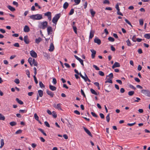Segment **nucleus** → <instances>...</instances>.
Returning <instances> with one entry per match:
<instances>
[{
  "label": "nucleus",
  "mask_w": 150,
  "mask_h": 150,
  "mask_svg": "<svg viewBox=\"0 0 150 150\" xmlns=\"http://www.w3.org/2000/svg\"><path fill=\"white\" fill-rule=\"evenodd\" d=\"M26 112H27V110H19V112L20 113H25Z\"/></svg>",
  "instance_id": "obj_46"
},
{
  "label": "nucleus",
  "mask_w": 150,
  "mask_h": 150,
  "mask_svg": "<svg viewBox=\"0 0 150 150\" xmlns=\"http://www.w3.org/2000/svg\"><path fill=\"white\" fill-rule=\"evenodd\" d=\"M125 21L128 24L130 25L131 26H132L131 23L128 20H127V19H125Z\"/></svg>",
  "instance_id": "obj_47"
},
{
  "label": "nucleus",
  "mask_w": 150,
  "mask_h": 150,
  "mask_svg": "<svg viewBox=\"0 0 150 150\" xmlns=\"http://www.w3.org/2000/svg\"><path fill=\"white\" fill-rule=\"evenodd\" d=\"M98 74L101 76H103L104 75V73L102 71H99L98 72Z\"/></svg>",
  "instance_id": "obj_49"
},
{
  "label": "nucleus",
  "mask_w": 150,
  "mask_h": 150,
  "mask_svg": "<svg viewBox=\"0 0 150 150\" xmlns=\"http://www.w3.org/2000/svg\"><path fill=\"white\" fill-rule=\"evenodd\" d=\"M144 37L148 39H149L150 38V34H146L144 35Z\"/></svg>",
  "instance_id": "obj_30"
},
{
  "label": "nucleus",
  "mask_w": 150,
  "mask_h": 150,
  "mask_svg": "<svg viewBox=\"0 0 150 150\" xmlns=\"http://www.w3.org/2000/svg\"><path fill=\"white\" fill-rule=\"evenodd\" d=\"M42 40V38H41L39 37L38 38H36L35 39V43L38 44Z\"/></svg>",
  "instance_id": "obj_21"
},
{
  "label": "nucleus",
  "mask_w": 150,
  "mask_h": 150,
  "mask_svg": "<svg viewBox=\"0 0 150 150\" xmlns=\"http://www.w3.org/2000/svg\"><path fill=\"white\" fill-rule=\"evenodd\" d=\"M134 93V91H131L128 92V94L129 96H132L133 95Z\"/></svg>",
  "instance_id": "obj_39"
},
{
  "label": "nucleus",
  "mask_w": 150,
  "mask_h": 150,
  "mask_svg": "<svg viewBox=\"0 0 150 150\" xmlns=\"http://www.w3.org/2000/svg\"><path fill=\"white\" fill-rule=\"evenodd\" d=\"M32 62L34 66H37L38 65V63L35 59H33Z\"/></svg>",
  "instance_id": "obj_26"
},
{
  "label": "nucleus",
  "mask_w": 150,
  "mask_h": 150,
  "mask_svg": "<svg viewBox=\"0 0 150 150\" xmlns=\"http://www.w3.org/2000/svg\"><path fill=\"white\" fill-rule=\"evenodd\" d=\"M116 81L118 83H119L120 85H122V82L121 80H116Z\"/></svg>",
  "instance_id": "obj_64"
},
{
  "label": "nucleus",
  "mask_w": 150,
  "mask_h": 150,
  "mask_svg": "<svg viewBox=\"0 0 150 150\" xmlns=\"http://www.w3.org/2000/svg\"><path fill=\"white\" fill-rule=\"evenodd\" d=\"M106 119L107 121L108 122H109L110 121V114H108L106 117Z\"/></svg>",
  "instance_id": "obj_42"
},
{
  "label": "nucleus",
  "mask_w": 150,
  "mask_h": 150,
  "mask_svg": "<svg viewBox=\"0 0 150 150\" xmlns=\"http://www.w3.org/2000/svg\"><path fill=\"white\" fill-rule=\"evenodd\" d=\"M136 123L135 122H134L132 123H128L127 124V125L130 126H132L134 125Z\"/></svg>",
  "instance_id": "obj_63"
},
{
  "label": "nucleus",
  "mask_w": 150,
  "mask_h": 150,
  "mask_svg": "<svg viewBox=\"0 0 150 150\" xmlns=\"http://www.w3.org/2000/svg\"><path fill=\"white\" fill-rule=\"evenodd\" d=\"M93 67L95 69L97 70H100V69L99 67H98L97 66L93 65Z\"/></svg>",
  "instance_id": "obj_58"
},
{
  "label": "nucleus",
  "mask_w": 150,
  "mask_h": 150,
  "mask_svg": "<svg viewBox=\"0 0 150 150\" xmlns=\"http://www.w3.org/2000/svg\"><path fill=\"white\" fill-rule=\"evenodd\" d=\"M91 51L92 53L91 54L92 58H94L96 54V51L93 50H91Z\"/></svg>",
  "instance_id": "obj_16"
},
{
  "label": "nucleus",
  "mask_w": 150,
  "mask_h": 150,
  "mask_svg": "<svg viewBox=\"0 0 150 150\" xmlns=\"http://www.w3.org/2000/svg\"><path fill=\"white\" fill-rule=\"evenodd\" d=\"M126 42L127 43V45L129 46H130L131 45V44L130 40L128 39L126 41Z\"/></svg>",
  "instance_id": "obj_37"
},
{
  "label": "nucleus",
  "mask_w": 150,
  "mask_h": 150,
  "mask_svg": "<svg viewBox=\"0 0 150 150\" xmlns=\"http://www.w3.org/2000/svg\"><path fill=\"white\" fill-rule=\"evenodd\" d=\"M39 85L40 87L41 88H44L45 87V85L43 84L41 81L39 82Z\"/></svg>",
  "instance_id": "obj_40"
},
{
  "label": "nucleus",
  "mask_w": 150,
  "mask_h": 150,
  "mask_svg": "<svg viewBox=\"0 0 150 150\" xmlns=\"http://www.w3.org/2000/svg\"><path fill=\"white\" fill-rule=\"evenodd\" d=\"M30 54L31 56L34 58L37 57V53L33 50H31L30 51Z\"/></svg>",
  "instance_id": "obj_7"
},
{
  "label": "nucleus",
  "mask_w": 150,
  "mask_h": 150,
  "mask_svg": "<svg viewBox=\"0 0 150 150\" xmlns=\"http://www.w3.org/2000/svg\"><path fill=\"white\" fill-rule=\"evenodd\" d=\"M39 96L40 97H42L43 95V92L41 90H39L38 91Z\"/></svg>",
  "instance_id": "obj_22"
},
{
  "label": "nucleus",
  "mask_w": 150,
  "mask_h": 150,
  "mask_svg": "<svg viewBox=\"0 0 150 150\" xmlns=\"http://www.w3.org/2000/svg\"><path fill=\"white\" fill-rule=\"evenodd\" d=\"M13 46L16 47H20L18 43H16L13 44Z\"/></svg>",
  "instance_id": "obj_62"
},
{
  "label": "nucleus",
  "mask_w": 150,
  "mask_h": 150,
  "mask_svg": "<svg viewBox=\"0 0 150 150\" xmlns=\"http://www.w3.org/2000/svg\"><path fill=\"white\" fill-rule=\"evenodd\" d=\"M47 22L46 21H44L42 22H40L39 23L38 27L40 29L44 30L47 27Z\"/></svg>",
  "instance_id": "obj_2"
},
{
  "label": "nucleus",
  "mask_w": 150,
  "mask_h": 150,
  "mask_svg": "<svg viewBox=\"0 0 150 150\" xmlns=\"http://www.w3.org/2000/svg\"><path fill=\"white\" fill-rule=\"evenodd\" d=\"M94 31L91 30L90 33L89 39H92L94 36Z\"/></svg>",
  "instance_id": "obj_20"
},
{
  "label": "nucleus",
  "mask_w": 150,
  "mask_h": 150,
  "mask_svg": "<svg viewBox=\"0 0 150 150\" xmlns=\"http://www.w3.org/2000/svg\"><path fill=\"white\" fill-rule=\"evenodd\" d=\"M129 86V87L132 89H133L134 90H135L136 89V88L135 87H134L132 85H131V84H130Z\"/></svg>",
  "instance_id": "obj_54"
},
{
  "label": "nucleus",
  "mask_w": 150,
  "mask_h": 150,
  "mask_svg": "<svg viewBox=\"0 0 150 150\" xmlns=\"http://www.w3.org/2000/svg\"><path fill=\"white\" fill-rule=\"evenodd\" d=\"M117 13L118 15H120L121 16H123V15L122 14V13H121L120 12V9L118 10H117Z\"/></svg>",
  "instance_id": "obj_51"
},
{
  "label": "nucleus",
  "mask_w": 150,
  "mask_h": 150,
  "mask_svg": "<svg viewBox=\"0 0 150 150\" xmlns=\"http://www.w3.org/2000/svg\"><path fill=\"white\" fill-rule=\"evenodd\" d=\"M90 13L91 14L92 17H94L95 14L96 12L95 11H93V9H91L90 10Z\"/></svg>",
  "instance_id": "obj_25"
},
{
  "label": "nucleus",
  "mask_w": 150,
  "mask_h": 150,
  "mask_svg": "<svg viewBox=\"0 0 150 150\" xmlns=\"http://www.w3.org/2000/svg\"><path fill=\"white\" fill-rule=\"evenodd\" d=\"M23 40L25 42L26 44H28L29 43V40L28 38V35H25L24 36Z\"/></svg>",
  "instance_id": "obj_9"
},
{
  "label": "nucleus",
  "mask_w": 150,
  "mask_h": 150,
  "mask_svg": "<svg viewBox=\"0 0 150 150\" xmlns=\"http://www.w3.org/2000/svg\"><path fill=\"white\" fill-rule=\"evenodd\" d=\"M108 39L109 41L111 42H113L115 41V39L111 37H109Z\"/></svg>",
  "instance_id": "obj_36"
},
{
  "label": "nucleus",
  "mask_w": 150,
  "mask_h": 150,
  "mask_svg": "<svg viewBox=\"0 0 150 150\" xmlns=\"http://www.w3.org/2000/svg\"><path fill=\"white\" fill-rule=\"evenodd\" d=\"M112 83V79L109 78L107 79V80L105 81V83Z\"/></svg>",
  "instance_id": "obj_35"
},
{
  "label": "nucleus",
  "mask_w": 150,
  "mask_h": 150,
  "mask_svg": "<svg viewBox=\"0 0 150 150\" xmlns=\"http://www.w3.org/2000/svg\"><path fill=\"white\" fill-rule=\"evenodd\" d=\"M120 65L119 63L115 62L113 65L112 66V68L113 69H114L116 67H120Z\"/></svg>",
  "instance_id": "obj_10"
},
{
  "label": "nucleus",
  "mask_w": 150,
  "mask_h": 150,
  "mask_svg": "<svg viewBox=\"0 0 150 150\" xmlns=\"http://www.w3.org/2000/svg\"><path fill=\"white\" fill-rule=\"evenodd\" d=\"M90 91L92 93L95 95H98L97 93L94 89L91 88L90 89Z\"/></svg>",
  "instance_id": "obj_28"
},
{
  "label": "nucleus",
  "mask_w": 150,
  "mask_h": 150,
  "mask_svg": "<svg viewBox=\"0 0 150 150\" xmlns=\"http://www.w3.org/2000/svg\"><path fill=\"white\" fill-rule=\"evenodd\" d=\"M23 30L24 32L27 33L30 31V29L28 26L25 25L24 27Z\"/></svg>",
  "instance_id": "obj_13"
},
{
  "label": "nucleus",
  "mask_w": 150,
  "mask_h": 150,
  "mask_svg": "<svg viewBox=\"0 0 150 150\" xmlns=\"http://www.w3.org/2000/svg\"><path fill=\"white\" fill-rule=\"evenodd\" d=\"M85 76L84 77V78H83L85 81L86 82L88 81L89 82H90V80L88 78L87 76L85 73Z\"/></svg>",
  "instance_id": "obj_18"
},
{
  "label": "nucleus",
  "mask_w": 150,
  "mask_h": 150,
  "mask_svg": "<svg viewBox=\"0 0 150 150\" xmlns=\"http://www.w3.org/2000/svg\"><path fill=\"white\" fill-rule=\"evenodd\" d=\"M72 27L73 28V30H74L75 33L76 34H77V28H76V26H73Z\"/></svg>",
  "instance_id": "obj_41"
},
{
  "label": "nucleus",
  "mask_w": 150,
  "mask_h": 150,
  "mask_svg": "<svg viewBox=\"0 0 150 150\" xmlns=\"http://www.w3.org/2000/svg\"><path fill=\"white\" fill-rule=\"evenodd\" d=\"M7 8L11 11H15V9L11 6L8 5L7 6Z\"/></svg>",
  "instance_id": "obj_19"
},
{
  "label": "nucleus",
  "mask_w": 150,
  "mask_h": 150,
  "mask_svg": "<svg viewBox=\"0 0 150 150\" xmlns=\"http://www.w3.org/2000/svg\"><path fill=\"white\" fill-rule=\"evenodd\" d=\"M26 74L28 77L29 78H30V73L29 70H27L26 71Z\"/></svg>",
  "instance_id": "obj_44"
},
{
  "label": "nucleus",
  "mask_w": 150,
  "mask_h": 150,
  "mask_svg": "<svg viewBox=\"0 0 150 150\" xmlns=\"http://www.w3.org/2000/svg\"><path fill=\"white\" fill-rule=\"evenodd\" d=\"M81 94L84 97H86V95L85 94V93L83 91V90L81 89Z\"/></svg>",
  "instance_id": "obj_52"
},
{
  "label": "nucleus",
  "mask_w": 150,
  "mask_h": 150,
  "mask_svg": "<svg viewBox=\"0 0 150 150\" xmlns=\"http://www.w3.org/2000/svg\"><path fill=\"white\" fill-rule=\"evenodd\" d=\"M33 78L36 84H37L38 83V81L36 77L35 76H33Z\"/></svg>",
  "instance_id": "obj_56"
},
{
  "label": "nucleus",
  "mask_w": 150,
  "mask_h": 150,
  "mask_svg": "<svg viewBox=\"0 0 150 150\" xmlns=\"http://www.w3.org/2000/svg\"><path fill=\"white\" fill-rule=\"evenodd\" d=\"M34 117L35 119L38 121H39V117L37 115L36 113H35L34 114Z\"/></svg>",
  "instance_id": "obj_38"
},
{
  "label": "nucleus",
  "mask_w": 150,
  "mask_h": 150,
  "mask_svg": "<svg viewBox=\"0 0 150 150\" xmlns=\"http://www.w3.org/2000/svg\"><path fill=\"white\" fill-rule=\"evenodd\" d=\"M74 1L76 5H78L80 3L81 0H74Z\"/></svg>",
  "instance_id": "obj_43"
},
{
  "label": "nucleus",
  "mask_w": 150,
  "mask_h": 150,
  "mask_svg": "<svg viewBox=\"0 0 150 150\" xmlns=\"http://www.w3.org/2000/svg\"><path fill=\"white\" fill-rule=\"evenodd\" d=\"M60 13L57 14L53 18V19H52V22L53 23L56 24L58 19L60 17Z\"/></svg>",
  "instance_id": "obj_3"
},
{
  "label": "nucleus",
  "mask_w": 150,
  "mask_h": 150,
  "mask_svg": "<svg viewBox=\"0 0 150 150\" xmlns=\"http://www.w3.org/2000/svg\"><path fill=\"white\" fill-rule=\"evenodd\" d=\"M38 129L40 132H41L45 136H47V134H46L44 132V130L42 129L41 128H39Z\"/></svg>",
  "instance_id": "obj_33"
},
{
  "label": "nucleus",
  "mask_w": 150,
  "mask_h": 150,
  "mask_svg": "<svg viewBox=\"0 0 150 150\" xmlns=\"http://www.w3.org/2000/svg\"><path fill=\"white\" fill-rule=\"evenodd\" d=\"M108 76L109 78V79H112L113 78V74L112 73H110L108 76H107V77Z\"/></svg>",
  "instance_id": "obj_34"
},
{
  "label": "nucleus",
  "mask_w": 150,
  "mask_h": 150,
  "mask_svg": "<svg viewBox=\"0 0 150 150\" xmlns=\"http://www.w3.org/2000/svg\"><path fill=\"white\" fill-rule=\"evenodd\" d=\"M52 83L54 84H55L57 83V81L56 79L54 78L53 79H52Z\"/></svg>",
  "instance_id": "obj_57"
},
{
  "label": "nucleus",
  "mask_w": 150,
  "mask_h": 150,
  "mask_svg": "<svg viewBox=\"0 0 150 150\" xmlns=\"http://www.w3.org/2000/svg\"><path fill=\"white\" fill-rule=\"evenodd\" d=\"M54 46L53 44L52 43H51L50 44L49 51L50 52H52L54 50Z\"/></svg>",
  "instance_id": "obj_12"
},
{
  "label": "nucleus",
  "mask_w": 150,
  "mask_h": 150,
  "mask_svg": "<svg viewBox=\"0 0 150 150\" xmlns=\"http://www.w3.org/2000/svg\"><path fill=\"white\" fill-rule=\"evenodd\" d=\"M94 42L100 45L101 44V40L97 38H96L94 39Z\"/></svg>",
  "instance_id": "obj_15"
},
{
  "label": "nucleus",
  "mask_w": 150,
  "mask_h": 150,
  "mask_svg": "<svg viewBox=\"0 0 150 150\" xmlns=\"http://www.w3.org/2000/svg\"><path fill=\"white\" fill-rule=\"evenodd\" d=\"M103 3L104 4H110V2L108 0H105L103 1Z\"/></svg>",
  "instance_id": "obj_55"
},
{
  "label": "nucleus",
  "mask_w": 150,
  "mask_h": 150,
  "mask_svg": "<svg viewBox=\"0 0 150 150\" xmlns=\"http://www.w3.org/2000/svg\"><path fill=\"white\" fill-rule=\"evenodd\" d=\"M141 92L145 95L149 97V90L143 89L141 90Z\"/></svg>",
  "instance_id": "obj_5"
},
{
  "label": "nucleus",
  "mask_w": 150,
  "mask_h": 150,
  "mask_svg": "<svg viewBox=\"0 0 150 150\" xmlns=\"http://www.w3.org/2000/svg\"><path fill=\"white\" fill-rule=\"evenodd\" d=\"M140 25H142L144 23L142 19H140L139 20Z\"/></svg>",
  "instance_id": "obj_50"
},
{
  "label": "nucleus",
  "mask_w": 150,
  "mask_h": 150,
  "mask_svg": "<svg viewBox=\"0 0 150 150\" xmlns=\"http://www.w3.org/2000/svg\"><path fill=\"white\" fill-rule=\"evenodd\" d=\"M1 145L0 146V148L1 149L4 146V140L3 139H2L1 140Z\"/></svg>",
  "instance_id": "obj_27"
},
{
  "label": "nucleus",
  "mask_w": 150,
  "mask_h": 150,
  "mask_svg": "<svg viewBox=\"0 0 150 150\" xmlns=\"http://www.w3.org/2000/svg\"><path fill=\"white\" fill-rule=\"evenodd\" d=\"M16 100L19 104L20 105H22L23 104V102L21 100H19L18 98H16Z\"/></svg>",
  "instance_id": "obj_24"
},
{
  "label": "nucleus",
  "mask_w": 150,
  "mask_h": 150,
  "mask_svg": "<svg viewBox=\"0 0 150 150\" xmlns=\"http://www.w3.org/2000/svg\"><path fill=\"white\" fill-rule=\"evenodd\" d=\"M44 16H47L48 17V19L50 21L51 20V13L50 12H47L44 13Z\"/></svg>",
  "instance_id": "obj_4"
},
{
  "label": "nucleus",
  "mask_w": 150,
  "mask_h": 150,
  "mask_svg": "<svg viewBox=\"0 0 150 150\" xmlns=\"http://www.w3.org/2000/svg\"><path fill=\"white\" fill-rule=\"evenodd\" d=\"M91 115H93V116L97 117H98V116L97 115H96L95 113L94 112H91Z\"/></svg>",
  "instance_id": "obj_59"
},
{
  "label": "nucleus",
  "mask_w": 150,
  "mask_h": 150,
  "mask_svg": "<svg viewBox=\"0 0 150 150\" xmlns=\"http://www.w3.org/2000/svg\"><path fill=\"white\" fill-rule=\"evenodd\" d=\"M29 18L33 20H39L42 18V16L41 14H37L31 15L29 16Z\"/></svg>",
  "instance_id": "obj_1"
},
{
  "label": "nucleus",
  "mask_w": 150,
  "mask_h": 150,
  "mask_svg": "<svg viewBox=\"0 0 150 150\" xmlns=\"http://www.w3.org/2000/svg\"><path fill=\"white\" fill-rule=\"evenodd\" d=\"M47 31L48 35L52 34L53 32L52 27L50 26H48L47 28Z\"/></svg>",
  "instance_id": "obj_6"
},
{
  "label": "nucleus",
  "mask_w": 150,
  "mask_h": 150,
  "mask_svg": "<svg viewBox=\"0 0 150 150\" xmlns=\"http://www.w3.org/2000/svg\"><path fill=\"white\" fill-rule=\"evenodd\" d=\"M69 6V4L67 2H65L63 4V7L64 9H66Z\"/></svg>",
  "instance_id": "obj_23"
},
{
  "label": "nucleus",
  "mask_w": 150,
  "mask_h": 150,
  "mask_svg": "<svg viewBox=\"0 0 150 150\" xmlns=\"http://www.w3.org/2000/svg\"><path fill=\"white\" fill-rule=\"evenodd\" d=\"M5 117L4 116L1 114L0 113V120H4Z\"/></svg>",
  "instance_id": "obj_31"
},
{
  "label": "nucleus",
  "mask_w": 150,
  "mask_h": 150,
  "mask_svg": "<svg viewBox=\"0 0 150 150\" xmlns=\"http://www.w3.org/2000/svg\"><path fill=\"white\" fill-rule=\"evenodd\" d=\"M44 124L47 127H50V125L47 121H45L44 122Z\"/></svg>",
  "instance_id": "obj_53"
},
{
  "label": "nucleus",
  "mask_w": 150,
  "mask_h": 150,
  "mask_svg": "<svg viewBox=\"0 0 150 150\" xmlns=\"http://www.w3.org/2000/svg\"><path fill=\"white\" fill-rule=\"evenodd\" d=\"M74 112L76 114L78 115H80V112L77 110H74Z\"/></svg>",
  "instance_id": "obj_60"
},
{
  "label": "nucleus",
  "mask_w": 150,
  "mask_h": 150,
  "mask_svg": "<svg viewBox=\"0 0 150 150\" xmlns=\"http://www.w3.org/2000/svg\"><path fill=\"white\" fill-rule=\"evenodd\" d=\"M49 87L50 89L52 91H55L56 90L57 88L56 87L53 86L51 85H50Z\"/></svg>",
  "instance_id": "obj_17"
},
{
  "label": "nucleus",
  "mask_w": 150,
  "mask_h": 150,
  "mask_svg": "<svg viewBox=\"0 0 150 150\" xmlns=\"http://www.w3.org/2000/svg\"><path fill=\"white\" fill-rule=\"evenodd\" d=\"M14 82L16 84H19L20 83V81L18 79H16L14 81Z\"/></svg>",
  "instance_id": "obj_48"
},
{
  "label": "nucleus",
  "mask_w": 150,
  "mask_h": 150,
  "mask_svg": "<svg viewBox=\"0 0 150 150\" xmlns=\"http://www.w3.org/2000/svg\"><path fill=\"white\" fill-rule=\"evenodd\" d=\"M9 124L11 126H13L16 125L17 123L15 121H12L10 122Z\"/></svg>",
  "instance_id": "obj_29"
},
{
  "label": "nucleus",
  "mask_w": 150,
  "mask_h": 150,
  "mask_svg": "<svg viewBox=\"0 0 150 150\" xmlns=\"http://www.w3.org/2000/svg\"><path fill=\"white\" fill-rule=\"evenodd\" d=\"M13 4L14 5L16 6V7H18V3L15 1H13Z\"/></svg>",
  "instance_id": "obj_61"
},
{
  "label": "nucleus",
  "mask_w": 150,
  "mask_h": 150,
  "mask_svg": "<svg viewBox=\"0 0 150 150\" xmlns=\"http://www.w3.org/2000/svg\"><path fill=\"white\" fill-rule=\"evenodd\" d=\"M74 13V9L73 8L71 9L69 13V15H70L73 14Z\"/></svg>",
  "instance_id": "obj_45"
},
{
  "label": "nucleus",
  "mask_w": 150,
  "mask_h": 150,
  "mask_svg": "<svg viewBox=\"0 0 150 150\" xmlns=\"http://www.w3.org/2000/svg\"><path fill=\"white\" fill-rule=\"evenodd\" d=\"M136 35H135L133 36L132 38V40L134 42H136L137 40V38H136Z\"/></svg>",
  "instance_id": "obj_32"
},
{
  "label": "nucleus",
  "mask_w": 150,
  "mask_h": 150,
  "mask_svg": "<svg viewBox=\"0 0 150 150\" xmlns=\"http://www.w3.org/2000/svg\"><path fill=\"white\" fill-rule=\"evenodd\" d=\"M83 129L85 132L90 136L92 137V135L90 131L86 128L83 127Z\"/></svg>",
  "instance_id": "obj_14"
},
{
  "label": "nucleus",
  "mask_w": 150,
  "mask_h": 150,
  "mask_svg": "<svg viewBox=\"0 0 150 150\" xmlns=\"http://www.w3.org/2000/svg\"><path fill=\"white\" fill-rule=\"evenodd\" d=\"M61 103H59L57 105H56V104H54L53 105V106L55 108L57 109L58 110H62V109L61 108Z\"/></svg>",
  "instance_id": "obj_8"
},
{
  "label": "nucleus",
  "mask_w": 150,
  "mask_h": 150,
  "mask_svg": "<svg viewBox=\"0 0 150 150\" xmlns=\"http://www.w3.org/2000/svg\"><path fill=\"white\" fill-rule=\"evenodd\" d=\"M46 93L47 94L50 96L51 97H53L54 96V94L51 91H49V90L47 89L46 90Z\"/></svg>",
  "instance_id": "obj_11"
}]
</instances>
